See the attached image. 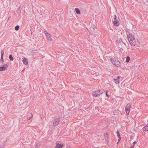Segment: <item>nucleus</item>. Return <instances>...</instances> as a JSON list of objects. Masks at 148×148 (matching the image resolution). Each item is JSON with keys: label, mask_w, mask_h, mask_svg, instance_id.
I'll use <instances>...</instances> for the list:
<instances>
[{"label": "nucleus", "mask_w": 148, "mask_h": 148, "mask_svg": "<svg viewBox=\"0 0 148 148\" xmlns=\"http://www.w3.org/2000/svg\"><path fill=\"white\" fill-rule=\"evenodd\" d=\"M126 34L127 36L130 45L132 46H135L136 42L133 35L128 32H126Z\"/></svg>", "instance_id": "obj_1"}, {"label": "nucleus", "mask_w": 148, "mask_h": 148, "mask_svg": "<svg viewBox=\"0 0 148 148\" xmlns=\"http://www.w3.org/2000/svg\"><path fill=\"white\" fill-rule=\"evenodd\" d=\"M131 106V104L130 103H128L127 104L125 107V112L127 115H128L129 114Z\"/></svg>", "instance_id": "obj_2"}, {"label": "nucleus", "mask_w": 148, "mask_h": 148, "mask_svg": "<svg viewBox=\"0 0 148 148\" xmlns=\"http://www.w3.org/2000/svg\"><path fill=\"white\" fill-rule=\"evenodd\" d=\"M103 93V91H101L100 90H99L98 91H95L93 93V95L94 96L96 97H98Z\"/></svg>", "instance_id": "obj_3"}, {"label": "nucleus", "mask_w": 148, "mask_h": 148, "mask_svg": "<svg viewBox=\"0 0 148 148\" xmlns=\"http://www.w3.org/2000/svg\"><path fill=\"white\" fill-rule=\"evenodd\" d=\"M60 121V117H58L56 119L53 123V126L54 127L57 126Z\"/></svg>", "instance_id": "obj_4"}, {"label": "nucleus", "mask_w": 148, "mask_h": 148, "mask_svg": "<svg viewBox=\"0 0 148 148\" xmlns=\"http://www.w3.org/2000/svg\"><path fill=\"white\" fill-rule=\"evenodd\" d=\"M8 67V65L6 64L3 65L2 67H0V71H2L5 70L7 69Z\"/></svg>", "instance_id": "obj_5"}, {"label": "nucleus", "mask_w": 148, "mask_h": 148, "mask_svg": "<svg viewBox=\"0 0 148 148\" xmlns=\"http://www.w3.org/2000/svg\"><path fill=\"white\" fill-rule=\"evenodd\" d=\"M4 51L3 50H2L1 51V61H2V62H3V54H4Z\"/></svg>", "instance_id": "obj_6"}, {"label": "nucleus", "mask_w": 148, "mask_h": 148, "mask_svg": "<svg viewBox=\"0 0 148 148\" xmlns=\"http://www.w3.org/2000/svg\"><path fill=\"white\" fill-rule=\"evenodd\" d=\"M23 63L25 65H27L28 64V61L27 59L25 58H24L23 59Z\"/></svg>", "instance_id": "obj_7"}, {"label": "nucleus", "mask_w": 148, "mask_h": 148, "mask_svg": "<svg viewBox=\"0 0 148 148\" xmlns=\"http://www.w3.org/2000/svg\"><path fill=\"white\" fill-rule=\"evenodd\" d=\"M113 24L114 26H118L119 24V21H114L113 22Z\"/></svg>", "instance_id": "obj_8"}, {"label": "nucleus", "mask_w": 148, "mask_h": 148, "mask_svg": "<svg viewBox=\"0 0 148 148\" xmlns=\"http://www.w3.org/2000/svg\"><path fill=\"white\" fill-rule=\"evenodd\" d=\"M114 65L118 67H120L121 66V64L119 61L117 60L115 64Z\"/></svg>", "instance_id": "obj_9"}, {"label": "nucleus", "mask_w": 148, "mask_h": 148, "mask_svg": "<svg viewBox=\"0 0 148 148\" xmlns=\"http://www.w3.org/2000/svg\"><path fill=\"white\" fill-rule=\"evenodd\" d=\"M143 131H148V124H147L144 127L142 128Z\"/></svg>", "instance_id": "obj_10"}, {"label": "nucleus", "mask_w": 148, "mask_h": 148, "mask_svg": "<svg viewBox=\"0 0 148 148\" xmlns=\"http://www.w3.org/2000/svg\"><path fill=\"white\" fill-rule=\"evenodd\" d=\"M116 134L118 138V141H120L121 140V137L120 136V135L119 133L118 130H117L116 132Z\"/></svg>", "instance_id": "obj_11"}, {"label": "nucleus", "mask_w": 148, "mask_h": 148, "mask_svg": "<svg viewBox=\"0 0 148 148\" xmlns=\"http://www.w3.org/2000/svg\"><path fill=\"white\" fill-rule=\"evenodd\" d=\"M46 36L49 41H52V39L51 38V35L50 34H49Z\"/></svg>", "instance_id": "obj_12"}, {"label": "nucleus", "mask_w": 148, "mask_h": 148, "mask_svg": "<svg viewBox=\"0 0 148 148\" xmlns=\"http://www.w3.org/2000/svg\"><path fill=\"white\" fill-rule=\"evenodd\" d=\"M63 146V145H61L59 144H58L56 145V148H62Z\"/></svg>", "instance_id": "obj_13"}, {"label": "nucleus", "mask_w": 148, "mask_h": 148, "mask_svg": "<svg viewBox=\"0 0 148 148\" xmlns=\"http://www.w3.org/2000/svg\"><path fill=\"white\" fill-rule=\"evenodd\" d=\"M75 11L76 13L78 14H80V12L79 10L77 8H75Z\"/></svg>", "instance_id": "obj_14"}, {"label": "nucleus", "mask_w": 148, "mask_h": 148, "mask_svg": "<svg viewBox=\"0 0 148 148\" xmlns=\"http://www.w3.org/2000/svg\"><path fill=\"white\" fill-rule=\"evenodd\" d=\"M110 61L112 63L114 64V65L115 64L116 62V60H114L113 59L111 58L110 59Z\"/></svg>", "instance_id": "obj_15"}, {"label": "nucleus", "mask_w": 148, "mask_h": 148, "mask_svg": "<svg viewBox=\"0 0 148 148\" xmlns=\"http://www.w3.org/2000/svg\"><path fill=\"white\" fill-rule=\"evenodd\" d=\"M9 59L11 61H12L13 60V58L11 55H10L9 56Z\"/></svg>", "instance_id": "obj_16"}, {"label": "nucleus", "mask_w": 148, "mask_h": 148, "mask_svg": "<svg viewBox=\"0 0 148 148\" xmlns=\"http://www.w3.org/2000/svg\"><path fill=\"white\" fill-rule=\"evenodd\" d=\"M130 58L129 56H128L127 57L126 59V62H128L130 61Z\"/></svg>", "instance_id": "obj_17"}, {"label": "nucleus", "mask_w": 148, "mask_h": 148, "mask_svg": "<svg viewBox=\"0 0 148 148\" xmlns=\"http://www.w3.org/2000/svg\"><path fill=\"white\" fill-rule=\"evenodd\" d=\"M114 80L115 82V83L116 84H118L119 83V80H118V79H114Z\"/></svg>", "instance_id": "obj_18"}, {"label": "nucleus", "mask_w": 148, "mask_h": 148, "mask_svg": "<svg viewBox=\"0 0 148 148\" xmlns=\"http://www.w3.org/2000/svg\"><path fill=\"white\" fill-rule=\"evenodd\" d=\"M19 28V26L18 25L16 26L15 28V29L17 31L18 30Z\"/></svg>", "instance_id": "obj_19"}, {"label": "nucleus", "mask_w": 148, "mask_h": 148, "mask_svg": "<svg viewBox=\"0 0 148 148\" xmlns=\"http://www.w3.org/2000/svg\"><path fill=\"white\" fill-rule=\"evenodd\" d=\"M91 27L94 29H95V26L94 25H92L91 26Z\"/></svg>", "instance_id": "obj_20"}, {"label": "nucleus", "mask_w": 148, "mask_h": 148, "mask_svg": "<svg viewBox=\"0 0 148 148\" xmlns=\"http://www.w3.org/2000/svg\"><path fill=\"white\" fill-rule=\"evenodd\" d=\"M45 34L46 36L48 35L49 34L48 32H47L46 31H45Z\"/></svg>", "instance_id": "obj_21"}, {"label": "nucleus", "mask_w": 148, "mask_h": 148, "mask_svg": "<svg viewBox=\"0 0 148 148\" xmlns=\"http://www.w3.org/2000/svg\"><path fill=\"white\" fill-rule=\"evenodd\" d=\"M4 145H1L0 146V148H4Z\"/></svg>", "instance_id": "obj_22"}, {"label": "nucleus", "mask_w": 148, "mask_h": 148, "mask_svg": "<svg viewBox=\"0 0 148 148\" xmlns=\"http://www.w3.org/2000/svg\"><path fill=\"white\" fill-rule=\"evenodd\" d=\"M107 92H106V96L108 97H109V95L107 94Z\"/></svg>", "instance_id": "obj_23"}, {"label": "nucleus", "mask_w": 148, "mask_h": 148, "mask_svg": "<svg viewBox=\"0 0 148 148\" xmlns=\"http://www.w3.org/2000/svg\"><path fill=\"white\" fill-rule=\"evenodd\" d=\"M116 15H114V19L116 20Z\"/></svg>", "instance_id": "obj_24"}, {"label": "nucleus", "mask_w": 148, "mask_h": 148, "mask_svg": "<svg viewBox=\"0 0 148 148\" xmlns=\"http://www.w3.org/2000/svg\"><path fill=\"white\" fill-rule=\"evenodd\" d=\"M136 143V141H134L133 143V145H134Z\"/></svg>", "instance_id": "obj_25"}, {"label": "nucleus", "mask_w": 148, "mask_h": 148, "mask_svg": "<svg viewBox=\"0 0 148 148\" xmlns=\"http://www.w3.org/2000/svg\"><path fill=\"white\" fill-rule=\"evenodd\" d=\"M31 114L32 115V116H31L30 118L29 119H31L32 117L33 116V115H32V113H31Z\"/></svg>", "instance_id": "obj_26"}, {"label": "nucleus", "mask_w": 148, "mask_h": 148, "mask_svg": "<svg viewBox=\"0 0 148 148\" xmlns=\"http://www.w3.org/2000/svg\"><path fill=\"white\" fill-rule=\"evenodd\" d=\"M117 79H118V80H119V79L120 78V77L119 76H118L117 77Z\"/></svg>", "instance_id": "obj_27"}, {"label": "nucleus", "mask_w": 148, "mask_h": 148, "mask_svg": "<svg viewBox=\"0 0 148 148\" xmlns=\"http://www.w3.org/2000/svg\"><path fill=\"white\" fill-rule=\"evenodd\" d=\"M134 145H132L130 147V148H134Z\"/></svg>", "instance_id": "obj_28"}, {"label": "nucleus", "mask_w": 148, "mask_h": 148, "mask_svg": "<svg viewBox=\"0 0 148 148\" xmlns=\"http://www.w3.org/2000/svg\"><path fill=\"white\" fill-rule=\"evenodd\" d=\"M32 28H31V27H30V30H32Z\"/></svg>", "instance_id": "obj_29"}, {"label": "nucleus", "mask_w": 148, "mask_h": 148, "mask_svg": "<svg viewBox=\"0 0 148 148\" xmlns=\"http://www.w3.org/2000/svg\"><path fill=\"white\" fill-rule=\"evenodd\" d=\"M132 138V137L131 136V138Z\"/></svg>", "instance_id": "obj_30"}, {"label": "nucleus", "mask_w": 148, "mask_h": 148, "mask_svg": "<svg viewBox=\"0 0 148 148\" xmlns=\"http://www.w3.org/2000/svg\"><path fill=\"white\" fill-rule=\"evenodd\" d=\"M119 141H118L117 143V144H118V142H119Z\"/></svg>", "instance_id": "obj_31"}]
</instances>
